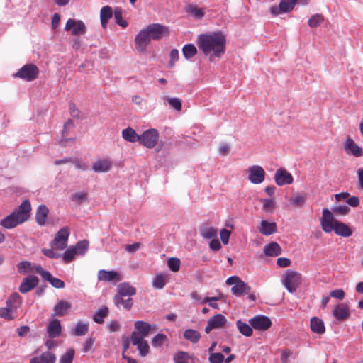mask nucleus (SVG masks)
<instances>
[{
  "mask_svg": "<svg viewBox=\"0 0 363 363\" xmlns=\"http://www.w3.org/2000/svg\"><path fill=\"white\" fill-rule=\"evenodd\" d=\"M13 309L9 307L0 308V317L5 318L8 320H13Z\"/></svg>",
  "mask_w": 363,
  "mask_h": 363,
  "instance_id": "nucleus-54",
  "label": "nucleus"
},
{
  "mask_svg": "<svg viewBox=\"0 0 363 363\" xmlns=\"http://www.w3.org/2000/svg\"><path fill=\"white\" fill-rule=\"evenodd\" d=\"M170 60L168 62L169 67H173L175 62L179 60V51L177 49H172L169 54Z\"/></svg>",
  "mask_w": 363,
  "mask_h": 363,
  "instance_id": "nucleus-60",
  "label": "nucleus"
},
{
  "mask_svg": "<svg viewBox=\"0 0 363 363\" xmlns=\"http://www.w3.org/2000/svg\"><path fill=\"white\" fill-rule=\"evenodd\" d=\"M277 228L276 223L262 220L259 231L264 235H270L277 232Z\"/></svg>",
  "mask_w": 363,
  "mask_h": 363,
  "instance_id": "nucleus-26",
  "label": "nucleus"
},
{
  "mask_svg": "<svg viewBox=\"0 0 363 363\" xmlns=\"http://www.w3.org/2000/svg\"><path fill=\"white\" fill-rule=\"evenodd\" d=\"M159 139V133L155 128L148 129L140 135L139 143L147 148H153Z\"/></svg>",
  "mask_w": 363,
  "mask_h": 363,
  "instance_id": "nucleus-6",
  "label": "nucleus"
},
{
  "mask_svg": "<svg viewBox=\"0 0 363 363\" xmlns=\"http://www.w3.org/2000/svg\"><path fill=\"white\" fill-rule=\"evenodd\" d=\"M65 30L71 31L74 36H79L84 35L86 32V27L83 21L69 18L66 23Z\"/></svg>",
  "mask_w": 363,
  "mask_h": 363,
  "instance_id": "nucleus-9",
  "label": "nucleus"
},
{
  "mask_svg": "<svg viewBox=\"0 0 363 363\" xmlns=\"http://www.w3.org/2000/svg\"><path fill=\"white\" fill-rule=\"evenodd\" d=\"M236 326L239 332L245 337H250L252 335L253 330L250 324L242 322L241 320L236 321Z\"/></svg>",
  "mask_w": 363,
  "mask_h": 363,
  "instance_id": "nucleus-35",
  "label": "nucleus"
},
{
  "mask_svg": "<svg viewBox=\"0 0 363 363\" xmlns=\"http://www.w3.org/2000/svg\"><path fill=\"white\" fill-rule=\"evenodd\" d=\"M108 308L106 306H104L99 309L94 315V320L99 324H101L104 322V318L108 315Z\"/></svg>",
  "mask_w": 363,
  "mask_h": 363,
  "instance_id": "nucleus-42",
  "label": "nucleus"
},
{
  "mask_svg": "<svg viewBox=\"0 0 363 363\" xmlns=\"http://www.w3.org/2000/svg\"><path fill=\"white\" fill-rule=\"evenodd\" d=\"M208 320L215 329L224 326L227 322L225 317L220 313L213 315Z\"/></svg>",
  "mask_w": 363,
  "mask_h": 363,
  "instance_id": "nucleus-38",
  "label": "nucleus"
},
{
  "mask_svg": "<svg viewBox=\"0 0 363 363\" xmlns=\"http://www.w3.org/2000/svg\"><path fill=\"white\" fill-rule=\"evenodd\" d=\"M320 225L325 233L334 231L337 235L345 238L350 237L352 232L345 223L335 220L333 213L328 208H323V216L320 219Z\"/></svg>",
  "mask_w": 363,
  "mask_h": 363,
  "instance_id": "nucleus-3",
  "label": "nucleus"
},
{
  "mask_svg": "<svg viewBox=\"0 0 363 363\" xmlns=\"http://www.w3.org/2000/svg\"><path fill=\"white\" fill-rule=\"evenodd\" d=\"M297 0H281L279 6L273 5L269 8V12L272 15L276 16L283 13L291 11Z\"/></svg>",
  "mask_w": 363,
  "mask_h": 363,
  "instance_id": "nucleus-10",
  "label": "nucleus"
},
{
  "mask_svg": "<svg viewBox=\"0 0 363 363\" xmlns=\"http://www.w3.org/2000/svg\"><path fill=\"white\" fill-rule=\"evenodd\" d=\"M116 23L123 28L128 26V22L123 18V11L121 8L116 7L113 12Z\"/></svg>",
  "mask_w": 363,
  "mask_h": 363,
  "instance_id": "nucleus-43",
  "label": "nucleus"
},
{
  "mask_svg": "<svg viewBox=\"0 0 363 363\" xmlns=\"http://www.w3.org/2000/svg\"><path fill=\"white\" fill-rule=\"evenodd\" d=\"M135 329L136 332L143 335L144 337H147L150 332L152 325L142 320H138L134 324Z\"/></svg>",
  "mask_w": 363,
  "mask_h": 363,
  "instance_id": "nucleus-33",
  "label": "nucleus"
},
{
  "mask_svg": "<svg viewBox=\"0 0 363 363\" xmlns=\"http://www.w3.org/2000/svg\"><path fill=\"white\" fill-rule=\"evenodd\" d=\"M224 359V355L220 352L210 354L208 357L210 363H222Z\"/></svg>",
  "mask_w": 363,
  "mask_h": 363,
  "instance_id": "nucleus-56",
  "label": "nucleus"
},
{
  "mask_svg": "<svg viewBox=\"0 0 363 363\" xmlns=\"http://www.w3.org/2000/svg\"><path fill=\"white\" fill-rule=\"evenodd\" d=\"M89 247V241L86 240H83L77 243V245L73 247L75 252H77V255H83L87 251Z\"/></svg>",
  "mask_w": 363,
  "mask_h": 363,
  "instance_id": "nucleus-45",
  "label": "nucleus"
},
{
  "mask_svg": "<svg viewBox=\"0 0 363 363\" xmlns=\"http://www.w3.org/2000/svg\"><path fill=\"white\" fill-rule=\"evenodd\" d=\"M181 262L179 258L171 257L167 260V266L173 272H177L179 270Z\"/></svg>",
  "mask_w": 363,
  "mask_h": 363,
  "instance_id": "nucleus-49",
  "label": "nucleus"
},
{
  "mask_svg": "<svg viewBox=\"0 0 363 363\" xmlns=\"http://www.w3.org/2000/svg\"><path fill=\"white\" fill-rule=\"evenodd\" d=\"M69 112H70V114L71 116L73 117V118H80V111L77 108L75 104H74L73 102H70L69 104Z\"/></svg>",
  "mask_w": 363,
  "mask_h": 363,
  "instance_id": "nucleus-62",
  "label": "nucleus"
},
{
  "mask_svg": "<svg viewBox=\"0 0 363 363\" xmlns=\"http://www.w3.org/2000/svg\"><path fill=\"white\" fill-rule=\"evenodd\" d=\"M251 291V287L242 280L235 286L231 288V292L235 296L240 297L244 294H249Z\"/></svg>",
  "mask_w": 363,
  "mask_h": 363,
  "instance_id": "nucleus-24",
  "label": "nucleus"
},
{
  "mask_svg": "<svg viewBox=\"0 0 363 363\" xmlns=\"http://www.w3.org/2000/svg\"><path fill=\"white\" fill-rule=\"evenodd\" d=\"M144 336L140 335V333H137L136 331H134L132 333L131 335V342L133 345H138L140 342L144 341Z\"/></svg>",
  "mask_w": 363,
  "mask_h": 363,
  "instance_id": "nucleus-61",
  "label": "nucleus"
},
{
  "mask_svg": "<svg viewBox=\"0 0 363 363\" xmlns=\"http://www.w3.org/2000/svg\"><path fill=\"white\" fill-rule=\"evenodd\" d=\"M250 325L258 330H266L272 325V321L269 318L265 315H256L250 319Z\"/></svg>",
  "mask_w": 363,
  "mask_h": 363,
  "instance_id": "nucleus-14",
  "label": "nucleus"
},
{
  "mask_svg": "<svg viewBox=\"0 0 363 363\" xmlns=\"http://www.w3.org/2000/svg\"><path fill=\"white\" fill-rule=\"evenodd\" d=\"M301 282V274L297 272L288 270L283 283L286 289L290 292L294 293Z\"/></svg>",
  "mask_w": 363,
  "mask_h": 363,
  "instance_id": "nucleus-5",
  "label": "nucleus"
},
{
  "mask_svg": "<svg viewBox=\"0 0 363 363\" xmlns=\"http://www.w3.org/2000/svg\"><path fill=\"white\" fill-rule=\"evenodd\" d=\"M197 49L194 44H187L182 48V53L186 60H189L197 54Z\"/></svg>",
  "mask_w": 363,
  "mask_h": 363,
  "instance_id": "nucleus-40",
  "label": "nucleus"
},
{
  "mask_svg": "<svg viewBox=\"0 0 363 363\" xmlns=\"http://www.w3.org/2000/svg\"><path fill=\"white\" fill-rule=\"evenodd\" d=\"M248 180L255 184H259L264 182L265 172L259 165L250 166L248 169Z\"/></svg>",
  "mask_w": 363,
  "mask_h": 363,
  "instance_id": "nucleus-12",
  "label": "nucleus"
},
{
  "mask_svg": "<svg viewBox=\"0 0 363 363\" xmlns=\"http://www.w3.org/2000/svg\"><path fill=\"white\" fill-rule=\"evenodd\" d=\"M136 294V289L135 287L132 286L128 282L121 283L117 286V294L116 295H120L121 296H128L130 298V296L135 295Z\"/></svg>",
  "mask_w": 363,
  "mask_h": 363,
  "instance_id": "nucleus-20",
  "label": "nucleus"
},
{
  "mask_svg": "<svg viewBox=\"0 0 363 363\" xmlns=\"http://www.w3.org/2000/svg\"><path fill=\"white\" fill-rule=\"evenodd\" d=\"M140 135L137 134L135 130L128 127L122 131V137L123 138L128 142L135 143V142H139L140 140Z\"/></svg>",
  "mask_w": 363,
  "mask_h": 363,
  "instance_id": "nucleus-31",
  "label": "nucleus"
},
{
  "mask_svg": "<svg viewBox=\"0 0 363 363\" xmlns=\"http://www.w3.org/2000/svg\"><path fill=\"white\" fill-rule=\"evenodd\" d=\"M75 255H77V252L74 251V248H69L64 253L63 260L65 263H69L74 259Z\"/></svg>",
  "mask_w": 363,
  "mask_h": 363,
  "instance_id": "nucleus-57",
  "label": "nucleus"
},
{
  "mask_svg": "<svg viewBox=\"0 0 363 363\" xmlns=\"http://www.w3.org/2000/svg\"><path fill=\"white\" fill-rule=\"evenodd\" d=\"M98 279L104 281H119L121 278L119 274L113 270L106 271L104 269L99 270L98 272Z\"/></svg>",
  "mask_w": 363,
  "mask_h": 363,
  "instance_id": "nucleus-21",
  "label": "nucleus"
},
{
  "mask_svg": "<svg viewBox=\"0 0 363 363\" xmlns=\"http://www.w3.org/2000/svg\"><path fill=\"white\" fill-rule=\"evenodd\" d=\"M87 198V194L84 192L75 193L72 195V200L81 203L86 201Z\"/></svg>",
  "mask_w": 363,
  "mask_h": 363,
  "instance_id": "nucleus-63",
  "label": "nucleus"
},
{
  "mask_svg": "<svg viewBox=\"0 0 363 363\" xmlns=\"http://www.w3.org/2000/svg\"><path fill=\"white\" fill-rule=\"evenodd\" d=\"M70 308L71 304L69 302L60 300L54 306L52 316H64Z\"/></svg>",
  "mask_w": 363,
  "mask_h": 363,
  "instance_id": "nucleus-22",
  "label": "nucleus"
},
{
  "mask_svg": "<svg viewBox=\"0 0 363 363\" xmlns=\"http://www.w3.org/2000/svg\"><path fill=\"white\" fill-rule=\"evenodd\" d=\"M152 285L155 289H163L165 286L164 277L161 274L157 275L153 279Z\"/></svg>",
  "mask_w": 363,
  "mask_h": 363,
  "instance_id": "nucleus-55",
  "label": "nucleus"
},
{
  "mask_svg": "<svg viewBox=\"0 0 363 363\" xmlns=\"http://www.w3.org/2000/svg\"><path fill=\"white\" fill-rule=\"evenodd\" d=\"M137 346L139 350V353L142 357H145L146 355H147L150 351V347L146 340H144L143 342H140Z\"/></svg>",
  "mask_w": 363,
  "mask_h": 363,
  "instance_id": "nucleus-58",
  "label": "nucleus"
},
{
  "mask_svg": "<svg viewBox=\"0 0 363 363\" xmlns=\"http://www.w3.org/2000/svg\"><path fill=\"white\" fill-rule=\"evenodd\" d=\"M333 212L339 215H347L349 213L350 208L345 205H340L332 208Z\"/></svg>",
  "mask_w": 363,
  "mask_h": 363,
  "instance_id": "nucleus-59",
  "label": "nucleus"
},
{
  "mask_svg": "<svg viewBox=\"0 0 363 363\" xmlns=\"http://www.w3.org/2000/svg\"><path fill=\"white\" fill-rule=\"evenodd\" d=\"M223 296V294L220 292L218 296L206 297L201 301V302L203 303H208L209 306L215 309H218V304L216 303V301L220 300Z\"/></svg>",
  "mask_w": 363,
  "mask_h": 363,
  "instance_id": "nucleus-47",
  "label": "nucleus"
},
{
  "mask_svg": "<svg viewBox=\"0 0 363 363\" xmlns=\"http://www.w3.org/2000/svg\"><path fill=\"white\" fill-rule=\"evenodd\" d=\"M186 12L194 16L196 19H201L204 16L203 10L196 5L189 4L186 7Z\"/></svg>",
  "mask_w": 363,
  "mask_h": 363,
  "instance_id": "nucleus-37",
  "label": "nucleus"
},
{
  "mask_svg": "<svg viewBox=\"0 0 363 363\" xmlns=\"http://www.w3.org/2000/svg\"><path fill=\"white\" fill-rule=\"evenodd\" d=\"M30 211V203L26 199L15 211L1 220L0 225L6 229L14 228L28 219Z\"/></svg>",
  "mask_w": 363,
  "mask_h": 363,
  "instance_id": "nucleus-2",
  "label": "nucleus"
},
{
  "mask_svg": "<svg viewBox=\"0 0 363 363\" xmlns=\"http://www.w3.org/2000/svg\"><path fill=\"white\" fill-rule=\"evenodd\" d=\"M89 331V324L84 323L81 321L77 323L73 334L75 336H82L86 335Z\"/></svg>",
  "mask_w": 363,
  "mask_h": 363,
  "instance_id": "nucleus-41",
  "label": "nucleus"
},
{
  "mask_svg": "<svg viewBox=\"0 0 363 363\" xmlns=\"http://www.w3.org/2000/svg\"><path fill=\"white\" fill-rule=\"evenodd\" d=\"M39 74L38 67L34 64H26L23 65L16 73L14 77H18L27 82L35 80Z\"/></svg>",
  "mask_w": 363,
  "mask_h": 363,
  "instance_id": "nucleus-4",
  "label": "nucleus"
},
{
  "mask_svg": "<svg viewBox=\"0 0 363 363\" xmlns=\"http://www.w3.org/2000/svg\"><path fill=\"white\" fill-rule=\"evenodd\" d=\"M21 297L17 293L12 294L6 301V306L16 311L21 305Z\"/></svg>",
  "mask_w": 363,
  "mask_h": 363,
  "instance_id": "nucleus-36",
  "label": "nucleus"
},
{
  "mask_svg": "<svg viewBox=\"0 0 363 363\" xmlns=\"http://www.w3.org/2000/svg\"><path fill=\"white\" fill-rule=\"evenodd\" d=\"M307 199V196L305 194H298L294 196H291L289 199V201L294 206L301 208L304 206Z\"/></svg>",
  "mask_w": 363,
  "mask_h": 363,
  "instance_id": "nucleus-44",
  "label": "nucleus"
},
{
  "mask_svg": "<svg viewBox=\"0 0 363 363\" xmlns=\"http://www.w3.org/2000/svg\"><path fill=\"white\" fill-rule=\"evenodd\" d=\"M43 363H55L56 361L55 355L49 351L43 352L40 355Z\"/></svg>",
  "mask_w": 363,
  "mask_h": 363,
  "instance_id": "nucleus-53",
  "label": "nucleus"
},
{
  "mask_svg": "<svg viewBox=\"0 0 363 363\" xmlns=\"http://www.w3.org/2000/svg\"><path fill=\"white\" fill-rule=\"evenodd\" d=\"M33 269L43 279L50 282L53 287L56 289H62L65 287V284L62 280L52 277L48 271L44 269L40 265H35Z\"/></svg>",
  "mask_w": 363,
  "mask_h": 363,
  "instance_id": "nucleus-11",
  "label": "nucleus"
},
{
  "mask_svg": "<svg viewBox=\"0 0 363 363\" xmlns=\"http://www.w3.org/2000/svg\"><path fill=\"white\" fill-rule=\"evenodd\" d=\"M69 235V230L67 227L62 228L55 236L54 240L51 242L52 247L62 250L67 246V240Z\"/></svg>",
  "mask_w": 363,
  "mask_h": 363,
  "instance_id": "nucleus-7",
  "label": "nucleus"
},
{
  "mask_svg": "<svg viewBox=\"0 0 363 363\" xmlns=\"http://www.w3.org/2000/svg\"><path fill=\"white\" fill-rule=\"evenodd\" d=\"M274 181L278 186H284L291 184L294 182L293 177L291 173L283 168L278 169L274 174Z\"/></svg>",
  "mask_w": 363,
  "mask_h": 363,
  "instance_id": "nucleus-15",
  "label": "nucleus"
},
{
  "mask_svg": "<svg viewBox=\"0 0 363 363\" xmlns=\"http://www.w3.org/2000/svg\"><path fill=\"white\" fill-rule=\"evenodd\" d=\"M49 213V209L45 205H40L36 211L35 221L40 225H45Z\"/></svg>",
  "mask_w": 363,
  "mask_h": 363,
  "instance_id": "nucleus-23",
  "label": "nucleus"
},
{
  "mask_svg": "<svg viewBox=\"0 0 363 363\" xmlns=\"http://www.w3.org/2000/svg\"><path fill=\"white\" fill-rule=\"evenodd\" d=\"M217 230L213 227H202L200 229L201 235L206 239H213L217 236Z\"/></svg>",
  "mask_w": 363,
  "mask_h": 363,
  "instance_id": "nucleus-39",
  "label": "nucleus"
},
{
  "mask_svg": "<svg viewBox=\"0 0 363 363\" xmlns=\"http://www.w3.org/2000/svg\"><path fill=\"white\" fill-rule=\"evenodd\" d=\"M114 303L120 308L121 306L127 311H130L133 305V301L131 298H124V296L120 295H115L113 298Z\"/></svg>",
  "mask_w": 363,
  "mask_h": 363,
  "instance_id": "nucleus-27",
  "label": "nucleus"
},
{
  "mask_svg": "<svg viewBox=\"0 0 363 363\" xmlns=\"http://www.w3.org/2000/svg\"><path fill=\"white\" fill-rule=\"evenodd\" d=\"M150 41L151 38L146 28L142 29L135 38V48L139 52H144Z\"/></svg>",
  "mask_w": 363,
  "mask_h": 363,
  "instance_id": "nucleus-13",
  "label": "nucleus"
},
{
  "mask_svg": "<svg viewBox=\"0 0 363 363\" xmlns=\"http://www.w3.org/2000/svg\"><path fill=\"white\" fill-rule=\"evenodd\" d=\"M39 279L36 276H29L23 279L20 286L19 291L22 294H26L33 289L38 284Z\"/></svg>",
  "mask_w": 363,
  "mask_h": 363,
  "instance_id": "nucleus-17",
  "label": "nucleus"
},
{
  "mask_svg": "<svg viewBox=\"0 0 363 363\" xmlns=\"http://www.w3.org/2000/svg\"><path fill=\"white\" fill-rule=\"evenodd\" d=\"M112 8L109 6H105L101 8L100 11V18L101 26L106 28L107 26L108 21L113 16Z\"/></svg>",
  "mask_w": 363,
  "mask_h": 363,
  "instance_id": "nucleus-30",
  "label": "nucleus"
},
{
  "mask_svg": "<svg viewBox=\"0 0 363 363\" xmlns=\"http://www.w3.org/2000/svg\"><path fill=\"white\" fill-rule=\"evenodd\" d=\"M47 333L50 338L53 339L60 336L62 333V325L57 319L51 320L47 326Z\"/></svg>",
  "mask_w": 363,
  "mask_h": 363,
  "instance_id": "nucleus-19",
  "label": "nucleus"
},
{
  "mask_svg": "<svg viewBox=\"0 0 363 363\" xmlns=\"http://www.w3.org/2000/svg\"><path fill=\"white\" fill-rule=\"evenodd\" d=\"M184 338L193 344L197 343L201 339V334L194 329H187L183 333Z\"/></svg>",
  "mask_w": 363,
  "mask_h": 363,
  "instance_id": "nucleus-34",
  "label": "nucleus"
},
{
  "mask_svg": "<svg viewBox=\"0 0 363 363\" xmlns=\"http://www.w3.org/2000/svg\"><path fill=\"white\" fill-rule=\"evenodd\" d=\"M310 323V327L312 332L319 335L323 334L325 333V328L324 323L321 319L317 317H313L311 319Z\"/></svg>",
  "mask_w": 363,
  "mask_h": 363,
  "instance_id": "nucleus-28",
  "label": "nucleus"
},
{
  "mask_svg": "<svg viewBox=\"0 0 363 363\" xmlns=\"http://www.w3.org/2000/svg\"><path fill=\"white\" fill-rule=\"evenodd\" d=\"M146 29L151 40H159L169 34L168 27L160 23L150 24L146 27Z\"/></svg>",
  "mask_w": 363,
  "mask_h": 363,
  "instance_id": "nucleus-8",
  "label": "nucleus"
},
{
  "mask_svg": "<svg viewBox=\"0 0 363 363\" xmlns=\"http://www.w3.org/2000/svg\"><path fill=\"white\" fill-rule=\"evenodd\" d=\"M197 46L203 53L210 56L220 58L225 52L226 38L221 31L201 34L198 36Z\"/></svg>",
  "mask_w": 363,
  "mask_h": 363,
  "instance_id": "nucleus-1",
  "label": "nucleus"
},
{
  "mask_svg": "<svg viewBox=\"0 0 363 363\" xmlns=\"http://www.w3.org/2000/svg\"><path fill=\"white\" fill-rule=\"evenodd\" d=\"M74 355V350L69 349L65 354H63L60 359V363H72Z\"/></svg>",
  "mask_w": 363,
  "mask_h": 363,
  "instance_id": "nucleus-51",
  "label": "nucleus"
},
{
  "mask_svg": "<svg viewBox=\"0 0 363 363\" xmlns=\"http://www.w3.org/2000/svg\"><path fill=\"white\" fill-rule=\"evenodd\" d=\"M333 316L340 321H343L347 319L350 315V308L347 304L342 303L335 306L333 311Z\"/></svg>",
  "mask_w": 363,
  "mask_h": 363,
  "instance_id": "nucleus-18",
  "label": "nucleus"
},
{
  "mask_svg": "<svg viewBox=\"0 0 363 363\" xmlns=\"http://www.w3.org/2000/svg\"><path fill=\"white\" fill-rule=\"evenodd\" d=\"M112 167L111 162L108 160H100L94 162L92 169L95 172H107Z\"/></svg>",
  "mask_w": 363,
  "mask_h": 363,
  "instance_id": "nucleus-25",
  "label": "nucleus"
},
{
  "mask_svg": "<svg viewBox=\"0 0 363 363\" xmlns=\"http://www.w3.org/2000/svg\"><path fill=\"white\" fill-rule=\"evenodd\" d=\"M220 240L223 244L226 245L229 242V238L230 235V231L227 229H222L220 233Z\"/></svg>",
  "mask_w": 363,
  "mask_h": 363,
  "instance_id": "nucleus-64",
  "label": "nucleus"
},
{
  "mask_svg": "<svg viewBox=\"0 0 363 363\" xmlns=\"http://www.w3.org/2000/svg\"><path fill=\"white\" fill-rule=\"evenodd\" d=\"M323 21H324L323 16L322 14L317 13V14L312 16L309 18V20L308 21V24L311 28H317L323 22Z\"/></svg>",
  "mask_w": 363,
  "mask_h": 363,
  "instance_id": "nucleus-46",
  "label": "nucleus"
},
{
  "mask_svg": "<svg viewBox=\"0 0 363 363\" xmlns=\"http://www.w3.org/2000/svg\"><path fill=\"white\" fill-rule=\"evenodd\" d=\"M167 340V336L164 334L159 333L156 335L152 340V345L155 347L162 346Z\"/></svg>",
  "mask_w": 363,
  "mask_h": 363,
  "instance_id": "nucleus-52",
  "label": "nucleus"
},
{
  "mask_svg": "<svg viewBox=\"0 0 363 363\" xmlns=\"http://www.w3.org/2000/svg\"><path fill=\"white\" fill-rule=\"evenodd\" d=\"M344 150L350 155L360 157L363 155V150L350 138L348 137L344 143Z\"/></svg>",
  "mask_w": 363,
  "mask_h": 363,
  "instance_id": "nucleus-16",
  "label": "nucleus"
},
{
  "mask_svg": "<svg viewBox=\"0 0 363 363\" xmlns=\"http://www.w3.org/2000/svg\"><path fill=\"white\" fill-rule=\"evenodd\" d=\"M169 106L176 111H180L182 108V102L179 98L166 97Z\"/></svg>",
  "mask_w": 363,
  "mask_h": 363,
  "instance_id": "nucleus-48",
  "label": "nucleus"
},
{
  "mask_svg": "<svg viewBox=\"0 0 363 363\" xmlns=\"http://www.w3.org/2000/svg\"><path fill=\"white\" fill-rule=\"evenodd\" d=\"M174 363H194V358L186 352L179 351L174 354Z\"/></svg>",
  "mask_w": 363,
  "mask_h": 363,
  "instance_id": "nucleus-32",
  "label": "nucleus"
},
{
  "mask_svg": "<svg viewBox=\"0 0 363 363\" xmlns=\"http://www.w3.org/2000/svg\"><path fill=\"white\" fill-rule=\"evenodd\" d=\"M264 252L267 256L276 257L281 253V248L279 245L275 242H272L265 245Z\"/></svg>",
  "mask_w": 363,
  "mask_h": 363,
  "instance_id": "nucleus-29",
  "label": "nucleus"
},
{
  "mask_svg": "<svg viewBox=\"0 0 363 363\" xmlns=\"http://www.w3.org/2000/svg\"><path fill=\"white\" fill-rule=\"evenodd\" d=\"M261 203L263 204L262 210L265 212H273L275 205L272 199H261Z\"/></svg>",
  "mask_w": 363,
  "mask_h": 363,
  "instance_id": "nucleus-50",
  "label": "nucleus"
}]
</instances>
